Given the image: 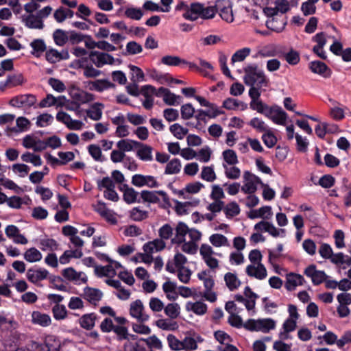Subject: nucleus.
I'll return each instance as SVG.
<instances>
[{"label":"nucleus","instance_id":"23","mask_svg":"<svg viewBox=\"0 0 351 351\" xmlns=\"http://www.w3.org/2000/svg\"><path fill=\"white\" fill-rule=\"evenodd\" d=\"M304 282L305 280L302 275L290 273L287 275L285 287L288 291H293L296 287L302 285Z\"/></svg>","mask_w":351,"mask_h":351},{"label":"nucleus","instance_id":"18","mask_svg":"<svg viewBox=\"0 0 351 351\" xmlns=\"http://www.w3.org/2000/svg\"><path fill=\"white\" fill-rule=\"evenodd\" d=\"M187 262L186 257L180 252H177L172 260L168 261L166 269L170 273H175L176 269L184 268Z\"/></svg>","mask_w":351,"mask_h":351},{"label":"nucleus","instance_id":"14","mask_svg":"<svg viewBox=\"0 0 351 351\" xmlns=\"http://www.w3.org/2000/svg\"><path fill=\"white\" fill-rule=\"evenodd\" d=\"M245 273L250 277L259 280L266 278L267 272L263 264H250L245 268Z\"/></svg>","mask_w":351,"mask_h":351},{"label":"nucleus","instance_id":"63","mask_svg":"<svg viewBox=\"0 0 351 351\" xmlns=\"http://www.w3.org/2000/svg\"><path fill=\"white\" fill-rule=\"evenodd\" d=\"M262 140L265 145L269 148L273 147L277 143V138L270 128L268 129L267 131L264 132L262 136Z\"/></svg>","mask_w":351,"mask_h":351},{"label":"nucleus","instance_id":"48","mask_svg":"<svg viewBox=\"0 0 351 351\" xmlns=\"http://www.w3.org/2000/svg\"><path fill=\"white\" fill-rule=\"evenodd\" d=\"M138 142L130 139H122L117 143V147L125 154V152H131L134 147L136 148V143H138Z\"/></svg>","mask_w":351,"mask_h":351},{"label":"nucleus","instance_id":"40","mask_svg":"<svg viewBox=\"0 0 351 351\" xmlns=\"http://www.w3.org/2000/svg\"><path fill=\"white\" fill-rule=\"evenodd\" d=\"M222 166L224 169V174L227 178L237 180L240 178L241 171L235 165H228L227 164H222Z\"/></svg>","mask_w":351,"mask_h":351},{"label":"nucleus","instance_id":"47","mask_svg":"<svg viewBox=\"0 0 351 351\" xmlns=\"http://www.w3.org/2000/svg\"><path fill=\"white\" fill-rule=\"evenodd\" d=\"M53 38L57 45L64 46L68 43V31L58 29L53 32Z\"/></svg>","mask_w":351,"mask_h":351},{"label":"nucleus","instance_id":"60","mask_svg":"<svg viewBox=\"0 0 351 351\" xmlns=\"http://www.w3.org/2000/svg\"><path fill=\"white\" fill-rule=\"evenodd\" d=\"M27 277L32 282L38 284L44 279V271L41 270L29 269L27 272Z\"/></svg>","mask_w":351,"mask_h":351},{"label":"nucleus","instance_id":"53","mask_svg":"<svg viewBox=\"0 0 351 351\" xmlns=\"http://www.w3.org/2000/svg\"><path fill=\"white\" fill-rule=\"evenodd\" d=\"M42 257L40 252L35 247L29 248L24 254V258L29 263L39 261L42 259Z\"/></svg>","mask_w":351,"mask_h":351},{"label":"nucleus","instance_id":"25","mask_svg":"<svg viewBox=\"0 0 351 351\" xmlns=\"http://www.w3.org/2000/svg\"><path fill=\"white\" fill-rule=\"evenodd\" d=\"M204 291L202 293L204 297L207 301L210 302H215L217 300V294L213 291V288L215 285V281L212 277L209 279L206 280L204 282Z\"/></svg>","mask_w":351,"mask_h":351},{"label":"nucleus","instance_id":"11","mask_svg":"<svg viewBox=\"0 0 351 351\" xmlns=\"http://www.w3.org/2000/svg\"><path fill=\"white\" fill-rule=\"evenodd\" d=\"M130 314L140 322H147L149 319V316L145 313L143 304L140 300L130 304Z\"/></svg>","mask_w":351,"mask_h":351},{"label":"nucleus","instance_id":"37","mask_svg":"<svg viewBox=\"0 0 351 351\" xmlns=\"http://www.w3.org/2000/svg\"><path fill=\"white\" fill-rule=\"evenodd\" d=\"M121 190L123 193V200L127 204H131L136 202L138 193L133 188L129 187L128 184H123Z\"/></svg>","mask_w":351,"mask_h":351},{"label":"nucleus","instance_id":"39","mask_svg":"<svg viewBox=\"0 0 351 351\" xmlns=\"http://www.w3.org/2000/svg\"><path fill=\"white\" fill-rule=\"evenodd\" d=\"M217 6L219 9V15L223 20L228 23H232L234 21L232 7L228 1L226 2V5L222 8H220L219 1L217 2Z\"/></svg>","mask_w":351,"mask_h":351},{"label":"nucleus","instance_id":"36","mask_svg":"<svg viewBox=\"0 0 351 351\" xmlns=\"http://www.w3.org/2000/svg\"><path fill=\"white\" fill-rule=\"evenodd\" d=\"M222 106L229 110H244L247 108V104L238 99L229 97L225 99Z\"/></svg>","mask_w":351,"mask_h":351},{"label":"nucleus","instance_id":"34","mask_svg":"<svg viewBox=\"0 0 351 351\" xmlns=\"http://www.w3.org/2000/svg\"><path fill=\"white\" fill-rule=\"evenodd\" d=\"M97 318V315L94 313H86L79 319V324L82 328L91 330L95 326Z\"/></svg>","mask_w":351,"mask_h":351},{"label":"nucleus","instance_id":"56","mask_svg":"<svg viewBox=\"0 0 351 351\" xmlns=\"http://www.w3.org/2000/svg\"><path fill=\"white\" fill-rule=\"evenodd\" d=\"M88 152L92 158L99 162L105 160V158L102 154L101 149L99 145L91 144L88 146Z\"/></svg>","mask_w":351,"mask_h":351},{"label":"nucleus","instance_id":"4","mask_svg":"<svg viewBox=\"0 0 351 351\" xmlns=\"http://www.w3.org/2000/svg\"><path fill=\"white\" fill-rule=\"evenodd\" d=\"M276 327V322L271 318L252 319L244 324V328L249 330L268 332Z\"/></svg>","mask_w":351,"mask_h":351},{"label":"nucleus","instance_id":"41","mask_svg":"<svg viewBox=\"0 0 351 351\" xmlns=\"http://www.w3.org/2000/svg\"><path fill=\"white\" fill-rule=\"evenodd\" d=\"M83 255L82 251L80 249H75L73 250H66L63 254L60 257L59 261L61 264L65 265L69 263L71 258H79Z\"/></svg>","mask_w":351,"mask_h":351},{"label":"nucleus","instance_id":"24","mask_svg":"<svg viewBox=\"0 0 351 351\" xmlns=\"http://www.w3.org/2000/svg\"><path fill=\"white\" fill-rule=\"evenodd\" d=\"M102 296V292L97 289L86 287L84 289L83 298L92 304L96 305L101 300Z\"/></svg>","mask_w":351,"mask_h":351},{"label":"nucleus","instance_id":"12","mask_svg":"<svg viewBox=\"0 0 351 351\" xmlns=\"http://www.w3.org/2000/svg\"><path fill=\"white\" fill-rule=\"evenodd\" d=\"M62 274L65 279L77 285L86 283L88 280L85 273L82 271L77 272L73 267H68L63 269Z\"/></svg>","mask_w":351,"mask_h":351},{"label":"nucleus","instance_id":"2","mask_svg":"<svg viewBox=\"0 0 351 351\" xmlns=\"http://www.w3.org/2000/svg\"><path fill=\"white\" fill-rule=\"evenodd\" d=\"M216 12L217 10L214 6L205 7L202 3H193L191 4L190 9L183 14V17L189 21H195L198 18L210 19L215 16Z\"/></svg>","mask_w":351,"mask_h":351},{"label":"nucleus","instance_id":"30","mask_svg":"<svg viewBox=\"0 0 351 351\" xmlns=\"http://www.w3.org/2000/svg\"><path fill=\"white\" fill-rule=\"evenodd\" d=\"M176 235L171 239L173 243L181 244L185 241V236L188 234L189 227L184 222H179L176 227Z\"/></svg>","mask_w":351,"mask_h":351},{"label":"nucleus","instance_id":"59","mask_svg":"<svg viewBox=\"0 0 351 351\" xmlns=\"http://www.w3.org/2000/svg\"><path fill=\"white\" fill-rule=\"evenodd\" d=\"M168 346L171 350L174 351L183 350L182 340H179L175 335L169 334L167 337Z\"/></svg>","mask_w":351,"mask_h":351},{"label":"nucleus","instance_id":"27","mask_svg":"<svg viewBox=\"0 0 351 351\" xmlns=\"http://www.w3.org/2000/svg\"><path fill=\"white\" fill-rule=\"evenodd\" d=\"M309 68L314 73L319 74L324 77H328L330 76L331 71L327 65L320 61H313L309 64Z\"/></svg>","mask_w":351,"mask_h":351},{"label":"nucleus","instance_id":"7","mask_svg":"<svg viewBox=\"0 0 351 351\" xmlns=\"http://www.w3.org/2000/svg\"><path fill=\"white\" fill-rule=\"evenodd\" d=\"M23 16V22L31 29H42L43 27L44 12H27Z\"/></svg>","mask_w":351,"mask_h":351},{"label":"nucleus","instance_id":"16","mask_svg":"<svg viewBox=\"0 0 351 351\" xmlns=\"http://www.w3.org/2000/svg\"><path fill=\"white\" fill-rule=\"evenodd\" d=\"M144 338H138L136 335H132L131 339L123 345L125 351H148L145 347Z\"/></svg>","mask_w":351,"mask_h":351},{"label":"nucleus","instance_id":"57","mask_svg":"<svg viewBox=\"0 0 351 351\" xmlns=\"http://www.w3.org/2000/svg\"><path fill=\"white\" fill-rule=\"evenodd\" d=\"M170 132L178 139H182L188 134V129L179 123H174L169 127Z\"/></svg>","mask_w":351,"mask_h":351},{"label":"nucleus","instance_id":"8","mask_svg":"<svg viewBox=\"0 0 351 351\" xmlns=\"http://www.w3.org/2000/svg\"><path fill=\"white\" fill-rule=\"evenodd\" d=\"M42 132H37L27 135L23 140V145L34 151H41L44 149V141L41 139Z\"/></svg>","mask_w":351,"mask_h":351},{"label":"nucleus","instance_id":"19","mask_svg":"<svg viewBox=\"0 0 351 351\" xmlns=\"http://www.w3.org/2000/svg\"><path fill=\"white\" fill-rule=\"evenodd\" d=\"M159 97L162 98L165 104L169 106H178L182 101V97L172 93L169 89L160 87Z\"/></svg>","mask_w":351,"mask_h":351},{"label":"nucleus","instance_id":"13","mask_svg":"<svg viewBox=\"0 0 351 351\" xmlns=\"http://www.w3.org/2000/svg\"><path fill=\"white\" fill-rule=\"evenodd\" d=\"M48 298L51 302L56 303L52 308L53 315L56 319H63L66 316V309L64 305H60L58 303L61 302L62 297L60 295L49 294Z\"/></svg>","mask_w":351,"mask_h":351},{"label":"nucleus","instance_id":"20","mask_svg":"<svg viewBox=\"0 0 351 351\" xmlns=\"http://www.w3.org/2000/svg\"><path fill=\"white\" fill-rule=\"evenodd\" d=\"M136 156L145 162H151L153 160V147L147 144L138 142L136 143Z\"/></svg>","mask_w":351,"mask_h":351},{"label":"nucleus","instance_id":"26","mask_svg":"<svg viewBox=\"0 0 351 351\" xmlns=\"http://www.w3.org/2000/svg\"><path fill=\"white\" fill-rule=\"evenodd\" d=\"M104 105L99 102H96L90 105L89 108L86 110V115L93 121H99L101 119Z\"/></svg>","mask_w":351,"mask_h":351},{"label":"nucleus","instance_id":"22","mask_svg":"<svg viewBox=\"0 0 351 351\" xmlns=\"http://www.w3.org/2000/svg\"><path fill=\"white\" fill-rule=\"evenodd\" d=\"M279 55V51L276 45L270 44L263 47L254 56V58H274Z\"/></svg>","mask_w":351,"mask_h":351},{"label":"nucleus","instance_id":"9","mask_svg":"<svg viewBox=\"0 0 351 351\" xmlns=\"http://www.w3.org/2000/svg\"><path fill=\"white\" fill-rule=\"evenodd\" d=\"M132 184L137 187L147 186L157 188L160 186L154 176L149 175L135 174L132 177Z\"/></svg>","mask_w":351,"mask_h":351},{"label":"nucleus","instance_id":"15","mask_svg":"<svg viewBox=\"0 0 351 351\" xmlns=\"http://www.w3.org/2000/svg\"><path fill=\"white\" fill-rule=\"evenodd\" d=\"M304 274L311 278L315 285H318L326 280L327 276L324 271L317 270L314 265H311L304 270Z\"/></svg>","mask_w":351,"mask_h":351},{"label":"nucleus","instance_id":"43","mask_svg":"<svg viewBox=\"0 0 351 351\" xmlns=\"http://www.w3.org/2000/svg\"><path fill=\"white\" fill-rule=\"evenodd\" d=\"M130 217L135 221H141L148 217L149 213L139 206L132 208L129 212Z\"/></svg>","mask_w":351,"mask_h":351},{"label":"nucleus","instance_id":"45","mask_svg":"<svg viewBox=\"0 0 351 351\" xmlns=\"http://www.w3.org/2000/svg\"><path fill=\"white\" fill-rule=\"evenodd\" d=\"M156 325L164 330H176L178 328V324L171 319H160L156 322Z\"/></svg>","mask_w":351,"mask_h":351},{"label":"nucleus","instance_id":"46","mask_svg":"<svg viewBox=\"0 0 351 351\" xmlns=\"http://www.w3.org/2000/svg\"><path fill=\"white\" fill-rule=\"evenodd\" d=\"M181 167L180 160L178 158H173L167 162L165 169V174H177L180 171Z\"/></svg>","mask_w":351,"mask_h":351},{"label":"nucleus","instance_id":"42","mask_svg":"<svg viewBox=\"0 0 351 351\" xmlns=\"http://www.w3.org/2000/svg\"><path fill=\"white\" fill-rule=\"evenodd\" d=\"M203 339L197 336V339H195L190 336H186L182 339L183 350L191 351L197 349V341L202 342Z\"/></svg>","mask_w":351,"mask_h":351},{"label":"nucleus","instance_id":"10","mask_svg":"<svg viewBox=\"0 0 351 351\" xmlns=\"http://www.w3.org/2000/svg\"><path fill=\"white\" fill-rule=\"evenodd\" d=\"M88 56L90 61L98 68L105 64H113L115 61L111 55L97 51H90Z\"/></svg>","mask_w":351,"mask_h":351},{"label":"nucleus","instance_id":"51","mask_svg":"<svg viewBox=\"0 0 351 351\" xmlns=\"http://www.w3.org/2000/svg\"><path fill=\"white\" fill-rule=\"evenodd\" d=\"M240 207L235 202H231L224 205L223 212L228 218H232L238 215L240 213Z\"/></svg>","mask_w":351,"mask_h":351},{"label":"nucleus","instance_id":"38","mask_svg":"<svg viewBox=\"0 0 351 351\" xmlns=\"http://www.w3.org/2000/svg\"><path fill=\"white\" fill-rule=\"evenodd\" d=\"M195 99L202 106L209 107L211 111L210 114H209L210 118H215L217 116L223 114V112L219 110L216 105L208 101L206 99L201 96H195Z\"/></svg>","mask_w":351,"mask_h":351},{"label":"nucleus","instance_id":"58","mask_svg":"<svg viewBox=\"0 0 351 351\" xmlns=\"http://www.w3.org/2000/svg\"><path fill=\"white\" fill-rule=\"evenodd\" d=\"M222 156L224 160L223 164L228 165H236L239 162L236 152L232 149H226L223 152Z\"/></svg>","mask_w":351,"mask_h":351},{"label":"nucleus","instance_id":"28","mask_svg":"<svg viewBox=\"0 0 351 351\" xmlns=\"http://www.w3.org/2000/svg\"><path fill=\"white\" fill-rule=\"evenodd\" d=\"M165 245V243L162 239H156L144 244L143 249L144 252L152 255L154 253L163 250Z\"/></svg>","mask_w":351,"mask_h":351},{"label":"nucleus","instance_id":"35","mask_svg":"<svg viewBox=\"0 0 351 351\" xmlns=\"http://www.w3.org/2000/svg\"><path fill=\"white\" fill-rule=\"evenodd\" d=\"M287 114L278 106H275V109L270 118L274 123L280 125H285L287 119Z\"/></svg>","mask_w":351,"mask_h":351},{"label":"nucleus","instance_id":"44","mask_svg":"<svg viewBox=\"0 0 351 351\" xmlns=\"http://www.w3.org/2000/svg\"><path fill=\"white\" fill-rule=\"evenodd\" d=\"M209 241L213 246L217 247L230 246V243L227 237L221 234H213L210 235L209 237Z\"/></svg>","mask_w":351,"mask_h":351},{"label":"nucleus","instance_id":"6","mask_svg":"<svg viewBox=\"0 0 351 351\" xmlns=\"http://www.w3.org/2000/svg\"><path fill=\"white\" fill-rule=\"evenodd\" d=\"M243 185L241 186V191L247 194L254 193L256 189L258 184L263 183L261 180L254 174L248 171L243 173Z\"/></svg>","mask_w":351,"mask_h":351},{"label":"nucleus","instance_id":"62","mask_svg":"<svg viewBox=\"0 0 351 351\" xmlns=\"http://www.w3.org/2000/svg\"><path fill=\"white\" fill-rule=\"evenodd\" d=\"M250 52L251 49L249 47H244L237 51L231 58L232 63L243 61L250 55Z\"/></svg>","mask_w":351,"mask_h":351},{"label":"nucleus","instance_id":"31","mask_svg":"<svg viewBox=\"0 0 351 351\" xmlns=\"http://www.w3.org/2000/svg\"><path fill=\"white\" fill-rule=\"evenodd\" d=\"M297 326V321L287 318L283 323L282 330L280 332V338L282 340L289 339V332L295 330Z\"/></svg>","mask_w":351,"mask_h":351},{"label":"nucleus","instance_id":"32","mask_svg":"<svg viewBox=\"0 0 351 351\" xmlns=\"http://www.w3.org/2000/svg\"><path fill=\"white\" fill-rule=\"evenodd\" d=\"M177 285L176 282L167 280L162 285V290L166 295L167 298L170 301H174L178 298V293L176 291Z\"/></svg>","mask_w":351,"mask_h":351},{"label":"nucleus","instance_id":"52","mask_svg":"<svg viewBox=\"0 0 351 351\" xmlns=\"http://www.w3.org/2000/svg\"><path fill=\"white\" fill-rule=\"evenodd\" d=\"M43 3H44V0H30L29 2L24 5V10L26 12H44Z\"/></svg>","mask_w":351,"mask_h":351},{"label":"nucleus","instance_id":"29","mask_svg":"<svg viewBox=\"0 0 351 351\" xmlns=\"http://www.w3.org/2000/svg\"><path fill=\"white\" fill-rule=\"evenodd\" d=\"M187 311H191L197 315H203L207 312V304L202 301H197L195 302H187L185 306Z\"/></svg>","mask_w":351,"mask_h":351},{"label":"nucleus","instance_id":"17","mask_svg":"<svg viewBox=\"0 0 351 351\" xmlns=\"http://www.w3.org/2000/svg\"><path fill=\"white\" fill-rule=\"evenodd\" d=\"M86 87L90 90L101 93L108 89L114 88L115 85L107 79H101L88 82Z\"/></svg>","mask_w":351,"mask_h":351},{"label":"nucleus","instance_id":"3","mask_svg":"<svg viewBox=\"0 0 351 351\" xmlns=\"http://www.w3.org/2000/svg\"><path fill=\"white\" fill-rule=\"evenodd\" d=\"M37 99L36 96L32 94L20 95L12 98L9 104L14 108H23L27 110L31 107L36 108L38 106L44 107V99H42L40 103L36 105Z\"/></svg>","mask_w":351,"mask_h":351},{"label":"nucleus","instance_id":"64","mask_svg":"<svg viewBox=\"0 0 351 351\" xmlns=\"http://www.w3.org/2000/svg\"><path fill=\"white\" fill-rule=\"evenodd\" d=\"M249 125L260 132L267 131L269 128L262 119L254 117L249 123Z\"/></svg>","mask_w":351,"mask_h":351},{"label":"nucleus","instance_id":"49","mask_svg":"<svg viewBox=\"0 0 351 351\" xmlns=\"http://www.w3.org/2000/svg\"><path fill=\"white\" fill-rule=\"evenodd\" d=\"M165 313L170 319H176L180 313V305L177 303H169L164 308Z\"/></svg>","mask_w":351,"mask_h":351},{"label":"nucleus","instance_id":"50","mask_svg":"<svg viewBox=\"0 0 351 351\" xmlns=\"http://www.w3.org/2000/svg\"><path fill=\"white\" fill-rule=\"evenodd\" d=\"M200 177L202 180L212 182L217 179L213 165L204 166L202 167Z\"/></svg>","mask_w":351,"mask_h":351},{"label":"nucleus","instance_id":"1","mask_svg":"<svg viewBox=\"0 0 351 351\" xmlns=\"http://www.w3.org/2000/svg\"><path fill=\"white\" fill-rule=\"evenodd\" d=\"M243 80L246 85L258 87H266L269 84V80L265 72L260 69L256 64H248L244 68Z\"/></svg>","mask_w":351,"mask_h":351},{"label":"nucleus","instance_id":"33","mask_svg":"<svg viewBox=\"0 0 351 351\" xmlns=\"http://www.w3.org/2000/svg\"><path fill=\"white\" fill-rule=\"evenodd\" d=\"M226 287L230 291L237 290L241 285V280L235 273L228 272L224 275Z\"/></svg>","mask_w":351,"mask_h":351},{"label":"nucleus","instance_id":"55","mask_svg":"<svg viewBox=\"0 0 351 351\" xmlns=\"http://www.w3.org/2000/svg\"><path fill=\"white\" fill-rule=\"evenodd\" d=\"M145 344L150 349L162 350L163 348V344L162 341L155 335H153L145 339Z\"/></svg>","mask_w":351,"mask_h":351},{"label":"nucleus","instance_id":"21","mask_svg":"<svg viewBox=\"0 0 351 351\" xmlns=\"http://www.w3.org/2000/svg\"><path fill=\"white\" fill-rule=\"evenodd\" d=\"M69 57V51L66 49L58 51L54 49H49L45 52V58L51 63H56L62 60H68Z\"/></svg>","mask_w":351,"mask_h":351},{"label":"nucleus","instance_id":"54","mask_svg":"<svg viewBox=\"0 0 351 351\" xmlns=\"http://www.w3.org/2000/svg\"><path fill=\"white\" fill-rule=\"evenodd\" d=\"M45 279L49 280L50 287H55L59 290H63L66 288L63 284L62 279L60 276L50 275L46 270Z\"/></svg>","mask_w":351,"mask_h":351},{"label":"nucleus","instance_id":"5","mask_svg":"<svg viewBox=\"0 0 351 351\" xmlns=\"http://www.w3.org/2000/svg\"><path fill=\"white\" fill-rule=\"evenodd\" d=\"M159 196L161 197L162 201L164 204L169 205L170 204L169 197L167 193L164 191H142L141 197L143 202L152 204H158L160 199Z\"/></svg>","mask_w":351,"mask_h":351},{"label":"nucleus","instance_id":"61","mask_svg":"<svg viewBox=\"0 0 351 351\" xmlns=\"http://www.w3.org/2000/svg\"><path fill=\"white\" fill-rule=\"evenodd\" d=\"M32 48V54L36 57H40L44 52V41L41 39H36L30 43Z\"/></svg>","mask_w":351,"mask_h":351}]
</instances>
